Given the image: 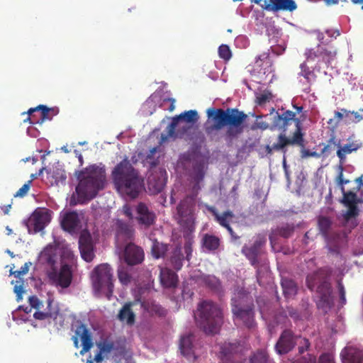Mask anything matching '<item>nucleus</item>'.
<instances>
[{
	"mask_svg": "<svg viewBox=\"0 0 363 363\" xmlns=\"http://www.w3.org/2000/svg\"><path fill=\"white\" fill-rule=\"evenodd\" d=\"M249 363H270V361L267 352L258 350L250 357Z\"/></svg>",
	"mask_w": 363,
	"mask_h": 363,
	"instance_id": "obj_44",
	"label": "nucleus"
},
{
	"mask_svg": "<svg viewBox=\"0 0 363 363\" xmlns=\"http://www.w3.org/2000/svg\"><path fill=\"white\" fill-rule=\"evenodd\" d=\"M305 55L308 62L317 60L318 62H322L328 66L335 58L336 50L325 45H318L315 48L308 50Z\"/></svg>",
	"mask_w": 363,
	"mask_h": 363,
	"instance_id": "obj_11",
	"label": "nucleus"
},
{
	"mask_svg": "<svg viewBox=\"0 0 363 363\" xmlns=\"http://www.w3.org/2000/svg\"><path fill=\"white\" fill-rule=\"evenodd\" d=\"M318 229L321 235L327 240V247L331 253L338 254L339 246L337 245H331L329 241V230L331 228V220L325 216H320L318 220Z\"/></svg>",
	"mask_w": 363,
	"mask_h": 363,
	"instance_id": "obj_31",
	"label": "nucleus"
},
{
	"mask_svg": "<svg viewBox=\"0 0 363 363\" xmlns=\"http://www.w3.org/2000/svg\"><path fill=\"white\" fill-rule=\"evenodd\" d=\"M195 318L199 327L206 334L217 333L223 322L221 309L211 301H203L199 304Z\"/></svg>",
	"mask_w": 363,
	"mask_h": 363,
	"instance_id": "obj_4",
	"label": "nucleus"
},
{
	"mask_svg": "<svg viewBox=\"0 0 363 363\" xmlns=\"http://www.w3.org/2000/svg\"><path fill=\"white\" fill-rule=\"evenodd\" d=\"M51 216L48 209H36L28 218L26 225L28 232L37 233L43 230L50 222Z\"/></svg>",
	"mask_w": 363,
	"mask_h": 363,
	"instance_id": "obj_12",
	"label": "nucleus"
},
{
	"mask_svg": "<svg viewBox=\"0 0 363 363\" xmlns=\"http://www.w3.org/2000/svg\"><path fill=\"white\" fill-rule=\"evenodd\" d=\"M283 294L286 298L294 297L297 293V285L292 279L283 278L281 282Z\"/></svg>",
	"mask_w": 363,
	"mask_h": 363,
	"instance_id": "obj_40",
	"label": "nucleus"
},
{
	"mask_svg": "<svg viewBox=\"0 0 363 363\" xmlns=\"http://www.w3.org/2000/svg\"><path fill=\"white\" fill-rule=\"evenodd\" d=\"M232 313L235 321H240L247 328L255 326V305L251 297L244 296L231 299Z\"/></svg>",
	"mask_w": 363,
	"mask_h": 363,
	"instance_id": "obj_6",
	"label": "nucleus"
},
{
	"mask_svg": "<svg viewBox=\"0 0 363 363\" xmlns=\"http://www.w3.org/2000/svg\"><path fill=\"white\" fill-rule=\"evenodd\" d=\"M301 72L300 75L303 76L308 82H311V77L315 76L313 70H311L306 65V62H303L300 65Z\"/></svg>",
	"mask_w": 363,
	"mask_h": 363,
	"instance_id": "obj_52",
	"label": "nucleus"
},
{
	"mask_svg": "<svg viewBox=\"0 0 363 363\" xmlns=\"http://www.w3.org/2000/svg\"><path fill=\"white\" fill-rule=\"evenodd\" d=\"M340 356L342 363H363V351L354 347H345Z\"/></svg>",
	"mask_w": 363,
	"mask_h": 363,
	"instance_id": "obj_33",
	"label": "nucleus"
},
{
	"mask_svg": "<svg viewBox=\"0 0 363 363\" xmlns=\"http://www.w3.org/2000/svg\"><path fill=\"white\" fill-rule=\"evenodd\" d=\"M342 111L346 113V116H348L349 114H351L353 118H351L352 122L353 123H359L362 120H363V108L359 110V111H347L346 109H342Z\"/></svg>",
	"mask_w": 363,
	"mask_h": 363,
	"instance_id": "obj_51",
	"label": "nucleus"
},
{
	"mask_svg": "<svg viewBox=\"0 0 363 363\" xmlns=\"http://www.w3.org/2000/svg\"><path fill=\"white\" fill-rule=\"evenodd\" d=\"M342 198L340 200V202L347 207V211L343 217L346 221H349L359 216V210L357 204L363 203V200L358 198L357 193L353 191L345 190V192H342Z\"/></svg>",
	"mask_w": 363,
	"mask_h": 363,
	"instance_id": "obj_13",
	"label": "nucleus"
},
{
	"mask_svg": "<svg viewBox=\"0 0 363 363\" xmlns=\"http://www.w3.org/2000/svg\"><path fill=\"white\" fill-rule=\"evenodd\" d=\"M135 238V230L132 225L118 220L116 223V238L118 242L132 241Z\"/></svg>",
	"mask_w": 363,
	"mask_h": 363,
	"instance_id": "obj_29",
	"label": "nucleus"
},
{
	"mask_svg": "<svg viewBox=\"0 0 363 363\" xmlns=\"http://www.w3.org/2000/svg\"><path fill=\"white\" fill-rule=\"evenodd\" d=\"M160 281L166 288H174L178 282V276L169 268H161L160 269Z\"/></svg>",
	"mask_w": 363,
	"mask_h": 363,
	"instance_id": "obj_37",
	"label": "nucleus"
},
{
	"mask_svg": "<svg viewBox=\"0 0 363 363\" xmlns=\"http://www.w3.org/2000/svg\"><path fill=\"white\" fill-rule=\"evenodd\" d=\"M174 103H175L174 99H172V98L164 99L162 101V103L161 104V106L164 110L173 111L175 108Z\"/></svg>",
	"mask_w": 363,
	"mask_h": 363,
	"instance_id": "obj_57",
	"label": "nucleus"
},
{
	"mask_svg": "<svg viewBox=\"0 0 363 363\" xmlns=\"http://www.w3.org/2000/svg\"><path fill=\"white\" fill-rule=\"evenodd\" d=\"M49 279L56 286H59L62 289L69 287L72 280V267L67 264L61 266L60 272L55 268L48 273Z\"/></svg>",
	"mask_w": 363,
	"mask_h": 363,
	"instance_id": "obj_15",
	"label": "nucleus"
},
{
	"mask_svg": "<svg viewBox=\"0 0 363 363\" xmlns=\"http://www.w3.org/2000/svg\"><path fill=\"white\" fill-rule=\"evenodd\" d=\"M337 288L340 294V300L342 305L346 303L345 290L341 281H338Z\"/></svg>",
	"mask_w": 363,
	"mask_h": 363,
	"instance_id": "obj_62",
	"label": "nucleus"
},
{
	"mask_svg": "<svg viewBox=\"0 0 363 363\" xmlns=\"http://www.w3.org/2000/svg\"><path fill=\"white\" fill-rule=\"evenodd\" d=\"M306 284L311 291L316 288L317 306L318 308H330L333 301L330 283L323 270L319 269L306 277Z\"/></svg>",
	"mask_w": 363,
	"mask_h": 363,
	"instance_id": "obj_5",
	"label": "nucleus"
},
{
	"mask_svg": "<svg viewBox=\"0 0 363 363\" xmlns=\"http://www.w3.org/2000/svg\"><path fill=\"white\" fill-rule=\"evenodd\" d=\"M80 223L78 214L74 212H67L61 220L62 228L69 233H75Z\"/></svg>",
	"mask_w": 363,
	"mask_h": 363,
	"instance_id": "obj_35",
	"label": "nucleus"
},
{
	"mask_svg": "<svg viewBox=\"0 0 363 363\" xmlns=\"http://www.w3.org/2000/svg\"><path fill=\"white\" fill-rule=\"evenodd\" d=\"M246 350L244 342L240 340L225 342L220 346L219 357L223 362H239Z\"/></svg>",
	"mask_w": 363,
	"mask_h": 363,
	"instance_id": "obj_9",
	"label": "nucleus"
},
{
	"mask_svg": "<svg viewBox=\"0 0 363 363\" xmlns=\"http://www.w3.org/2000/svg\"><path fill=\"white\" fill-rule=\"evenodd\" d=\"M303 145H298L301 148V158H307V157H315L319 158L321 156V154L318 153L316 152L311 151L308 149L305 148V139H304V133H303Z\"/></svg>",
	"mask_w": 363,
	"mask_h": 363,
	"instance_id": "obj_48",
	"label": "nucleus"
},
{
	"mask_svg": "<svg viewBox=\"0 0 363 363\" xmlns=\"http://www.w3.org/2000/svg\"><path fill=\"white\" fill-rule=\"evenodd\" d=\"M158 147H155L150 149L149 153L147 154L146 157V161L147 163L150 164V168L155 167L158 164V160L154 159V155L157 151Z\"/></svg>",
	"mask_w": 363,
	"mask_h": 363,
	"instance_id": "obj_54",
	"label": "nucleus"
},
{
	"mask_svg": "<svg viewBox=\"0 0 363 363\" xmlns=\"http://www.w3.org/2000/svg\"><path fill=\"white\" fill-rule=\"evenodd\" d=\"M79 248L82 259L87 262L93 260L94 257V244L91 234L86 230L82 231L80 234Z\"/></svg>",
	"mask_w": 363,
	"mask_h": 363,
	"instance_id": "obj_21",
	"label": "nucleus"
},
{
	"mask_svg": "<svg viewBox=\"0 0 363 363\" xmlns=\"http://www.w3.org/2000/svg\"><path fill=\"white\" fill-rule=\"evenodd\" d=\"M32 180L28 181L15 194V197H24L28 192Z\"/></svg>",
	"mask_w": 363,
	"mask_h": 363,
	"instance_id": "obj_56",
	"label": "nucleus"
},
{
	"mask_svg": "<svg viewBox=\"0 0 363 363\" xmlns=\"http://www.w3.org/2000/svg\"><path fill=\"white\" fill-rule=\"evenodd\" d=\"M193 125L194 124L179 122L177 127L174 128V133L172 134V135H169V129L167 128V134L161 135L160 145L167 142L169 138H182L190 135L191 130L193 128Z\"/></svg>",
	"mask_w": 363,
	"mask_h": 363,
	"instance_id": "obj_34",
	"label": "nucleus"
},
{
	"mask_svg": "<svg viewBox=\"0 0 363 363\" xmlns=\"http://www.w3.org/2000/svg\"><path fill=\"white\" fill-rule=\"evenodd\" d=\"M215 220L223 227L226 228L230 225V222L234 218V214L230 211H224L222 214H219L218 211L213 207L209 208Z\"/></svg>",
	"mask_w": 363,
	"mask_h": 363,
	"instance_id": "obj_39",
	"label": "nucleus"
},
{
	"mask_svg": "<svg viewBox=\"0 0 363 363\" xmlns=\"http://www.w3.org/2000/svg\"><path fill=\"white\" fill-rule=\"evenodd\" d=\"M204 171L203 167L197 166L194 168V173L192 178L195 182L201 183L204 178Z\"/></svg>",
	"mask_w": 363,
	"mask_h": 363,
	"instance_id": "obj_53",
	"label": "nucleus"
},
{
	"mask_svg": "<svg viewBox=\"0 0 363 363\" xmlns=\"http://www.w3.org/2000/svg\"><path fill=\"white\" fill-rule=\"evenodd\" d=\"M168 251V245L160 242L157 239L152 240L151 253L155 259L164 257Z\"/></svg>",
	"mask_w": 363,
	"mask_h": 363,
	"instance_id": "obj_41",
	"label": "nucleus"
},
{
	"mask_svg": "<svg viewBox=\"0 0 363 363\" xmlns=\"http://www.w3.org/2000/svg\"><path fill=\"white\" fill-rule=\"evenodd\" d=\"M184 255L180 246H177L172 252L170 262L174 269L180 270L183 267Z\"/></svg>",
	"mask_w": 363,
	"mask_h": 363,
	"instance_id": "obj_43",
	"label": "nucleus"
},
{
	"mask_svg": "<svg viewBox=\"0 0 363 363\" xmlns=\"http://www.w3.org/2000/svg\"><path fill=\"white\" fill-rule=\"evenodd\" d=\"M194 336L192 334L182 335L180 338L179 349L182 355L191 357L194 355V345H193Z\"/></svg>",
	"mask_w": 363,
	"mask_h": 363,
	"instance_id": "obj_38",
	"label": "nucleus"
},
{
	"mask_svg": "<svg viewBox=\"0 0 363 363\" xmlns=\"http://www.w3.org/2000/svg\"><path fill=\"white\" fill-rule=\"evenodd\" d=\"M272 62L268 52H263L256 57L253 70L258 74H268L272 72Z\"/></svg>",
	"mask_w": 363,
	"mask_h": 363,
	"instance_id": "obj_32",
	"label": "nucleus"
},
{
	"mask_svg": "<svg viewBox=\"0 0 363 363\" xmlns=\"http://www.w3.org/2000/svg\"><path fill=\"white\" fill-rule=\"evenodd\" d=\"M27 113L28 116L24 121H29L30 123H43L46 120H52L54 116L58 113V109L48 108L45 105H39L35 108H30Z\"/></svg>",
	"mask_w": 363,
	"mask_h": 363,
	"instance_id": "obj_14",
	"label": "nucleus"
},
{
	"mask_svg": "<svg viewBox=\"0 0 363 363\" xmlns=\"http://www.w3.org/2000/svg\"><path fill=\"white\" fill-rule=\"evenodd\" d=\"M167 179V172L164 168L152 172L147 179V184L153 194L161 192L164 188Z\"/></svg>",
	"mask_w": 363,
	"mask_h": 363,
	"instance_id": "obj_23",
	"label": "nucleus"
},
{
	"mask_svg": "<svg viewBox=\"0 0 363 363\" xmlns=\"http://www.w3.org/2000/svg\"><path fill=\"white\" fill-rule=\"evenodd\" d=\"M136 213L135 218L139 225L147 228L155 223L156 219L155 213L150 211L144 203L140 202L137 205Z\"/></svg>",
	"mask_w": 363,
	"mask_h": 363,
	"instance_id": "obj_27",
	"label": "nucleus"
},
{
	"mask_svg": "<svg viewBox=\"0 0 363 363\" xmlns=\"http://www.w3.org/2000/svg\"><path fill=\"white\" fill-rule=\"evenodd\" d=\"M13 291L16 294L17 301H21L23 299V294L24 293L23 284H16L13 287Z\"/></svg>",
	"mask_w": 363,
	"mask_h": 363,
	"instance_id": "obj_63",
	"label": "nucleus"
},
{
	"mask_svg": "<svg viewBox=\"0 0 363 363\" xmlns=\"http://www.w3.org/2000/svg\"><path fill=\"white\" fill-rule=\"evenodd\" d=\"M111 175L116 188L132 199L138 197L144 187L143 177L127 157L113 168Z\"/></svg>",
	"mask_w": 363,
	"mask_h": 363,
	"instance_id": "obj_2",
	"label": "nucleus"
},
{
	"mask_svg": "<svg viewBox=\"0 0 363 363\" xmlns=\"http://www.w3.org/2000/svg\"><path fill=\"white\" fill-rule=\"evenodd\" d=\"M219 57L225 61L229 60L232 57V53L230 48L227 45H221L218 48Z\"/></svg>",
	"mask_w": 363,
	"mask_h": 363,
	"instance_id": "obj_50",
	"label": "nucleus"
},
{
	"mask_svg": "<svg viewBox=\"0 0 363 363\" xmlns=\"http://www.w3.org/2000/svg\"><path fill=\"white\" fill-rule=\"evenodd\" d=\"M220 239L213 235L205 234L202 238V246L208 251H215L220 246Z\"/></svg>",
	"mask_w": 363,
	"mask_h": 363,
	"instance_id": "obj_42",
	"label": "nucleus"
},
{
	"mask_svg": "<svg viewBox=\"0 0 363 363\" xmlns=\"http://www.w3.org/2000/svg\"><path fill=\"white\" fill-rule=\"evenodd\" d=\"M265 235L259 234L256 236L253 245L251 247L246 245L242 247V252L250 260V264L257 267L259 263L258 256L260 254L261 247L266 243Z\"/></svg>",
	"mask_w": 363,
	"mask_h": 363,
	"instance_id": "obj_19",
	"label": "nucleus"
},
{
	"mask_svg": "<svg viewBox=\"0 0 363 363\" xmlns=\"http://www.w3.org/2000/svg\"><path fill=\"white\" fill-rule=\"evenodd\" d=\"M303 138L298 130L296 133H293L291 137L288 138L285 133H281L278 135L277 143H274L272 145H267L265 150L267 155H272L273 151H281L284 155L286 152V146L288 145H303Z\"/></svg>",
	"mask_w": 363,
	"mask_h": 363,
	"instance_id": "obj_10",
	"label": "nucleus"
},
{
	"mask_svg": "<svg viewBox=\"0 0 363 363\" xmlns=\"http://www.w3.org/2000/svg\"><path fill=\"white\" fill-rule=\"evenodd\" d=\"M43 171L46 172V179L51 186L58 185L60 183L62 184L67 179L65 170L58 166H52L49 168L43 167L40 169L38 175H40Z\"/></svg>",
	"mask_w": 363,
	"mask_h": 363,
	"instance_id": "obj_30",
	"label": "nucleus"
},
{
	"mask_svg": "<svg viewBox=\"0 0 363 363\" xmlns=\"http://www.w3.org/2000/svg\"><path fill=\"white\" fill-rule=\"evenodd\" d=\"M299 344L300 345L298 349L300 354H303L306 351H308L311 345L309 340L306 338H302Z\"/></svg>",
	"mask_w": 363,
	"mask_h": 363,
	"instance_id": "obj_59",
	"label": "nucleus"
},
{
	"mask_svg": "<svg viewBox=\"0 0 363 363\" xmlns=\"http://www.w3.org/2000/svg\"><path fill=\"white\" fill-rule=\"evenodd\" d=\"M118 277L123 285H128L131 282L132 277L127 269L123 267H120L118 269Z\"/></svg>",
	"mask_w": 363,
	"mask_h": 363,
	"instance_id": "obj_45",
	"label": "nucleus"
},
{
	"mask_svg": "<svg viewBox=\"0 0 363 363\" xmlns=\"http://www.w3.org/2000/svg\"><path fill=\"white\" fill-rule=\"evenodd\" d=\"M206 284L214 291H219L221 287L220 280L214 276H208L205 279Z\"/></svg>",
	"mask_w": 363,
	"mask_h": 363,
	"instance_id": "obj_49",
	"label": "nucleus"
},
{
	"mask_svg": "<svg viewBox=\"0 0 363 363\" xmlns=\"http://www.w3.org/2000/svg\"><path fill=\"white\" fill-rule=\"evenodd\" d=\"M347 143L344 145L340 146V148L337 150V156L339 158L340 165H343L346 161L347 155H350L352 152H356L359 149L363 146L362 142L359 140H356L354 137L350 136L347 140Z\"/></svg>",
	"mask_w": 363,
	"mask_h": 363,
	"instance_id": "obj_26",
	"label": "nucleus"
},
{
	"mask_svg": "<svg viewBox=\"0 0 363 363\" xmlns=\"http://www.w3.org/2000/svg\"><path fill=\"white\" fill-rule=\"evenodd\" d=\"M97 346L99 348L101 353L104 354L110 353L115 347L114 342L107 340L98 342Z\"/></svg>",
	"mask_w": 363,
	"mask_h": 363,
	"instance_id": "obj_46",
	"label": "nucleus"
},
{
	"mask_svg": "<svg viewBox=\"0 0 363 363\" xmlns=\"http://www.w3.org/2000/svg\"><path fill=\"white\" fill-rule=\"evenodd\" d=\"M167 179V172L164 168L152 172L147 179V184L153 194L161 192L164 188Z\"/></svg>",
	"mask_w": 363,
	"mask_h": 363,
	"instance_id": "obj_22",
	"label": "nucleus"
},
{
	"mask_svg": "<svg viewBox=\"0 0 363 363\" xmlns=\"http://www.w3.org/2000/svg\"><path fill=\"white\" fill-rule=\"evenodd\" d=\"M76 176L79 180L76 192L79 198L91 200L104 188L105 170L96 164L77 172Z\"/></svg>",
	"mask_w": 363,
	"mask_h": 363,
	"instance_id": "obj_3",
	"label": "nucleus"
},
{
	"mask_svg": "<svg viewBox=\"0 0 363 363\" xmlns=\"http://www.w3.org/2000/svg\"><path fill=\"white\" fill-rule=\"evenodd\" d=\"M272 98V94L270 92H264L257 96V103L259 105H263L269 101Z\"/></svg>",
	"mask_w": 363,
	"mask_h": 363,
	"instance_id": "obj_58",
	"label": "nucleus"
},
{
	"mask_svg": "<svg viewBox=\"0 0 363 363\" xmlns=\"http://www.w3.org/2000/svg\"><path fill=\"white\" fill-rule=\"evenodd\" d=\"M28 301L31 308L35 309H40L42 305V302L36 296H31L28 298Z\"/></svg>",
	"mask_w": 363,
	"mask_h": 363,
	"instance_id": "obj_60",
	"label": "nucleus"
},
{
	"mask_svg": "<svg viewBox=\"0 0 363 363\" xmlns=\"http://www.w3.org/2000/svg\"><path fill=\"white\" fill-rule=\"evenodd\" d=\"M199 119L198 113L196 110H189L180 113L172 118V122L167 126L169 135H172L179 122L194 124Z\"/></svg>",
	"mask_w": 363,
	"mask_h": 363,
	"instance_id": "obj_28",
	"label": "nucleus"
},
{
	"mask_svg": "<svg viewBox=\"0 0 363 363\" xmlns=\"http://www.w3.org/2000/svg\"><path fill=\"white\" fill-rule=\"evenodd\" d=\"M343 165H339V173L335 178V182L340 187L341 192H345V185L350 183L349 179H345L343 177Z\"/></svg>",
	"mask_w": 363,
	"mask_h": 363,
	"instance_id": "obj_47",
	"label": "nucleus"
},
{
	"mask_svg": "<svg viewBox=\"0 0 363 363\" xmlns=\"http://www.w3.org/2000/svg\"><path fill=\"white\" fill-rule=\"evenodd\" d=\"M300 337V336L295 335L291 330H284L275 345L276 352L279 354H287L293 350L296 345V340Z\"/></svg>",
	"mask_w": 363,
	"mask_h": 363,
	"instance_id": "obj_18",
	"label": "nucleus"
},
{
	"mask_svg": "<svg viewBox=\"0 0 363 363\" xmlns=\"http://www.w3.org/2000/svg\"><path fill=\"white\" fill-rule=\"evenodd\" d=\"M184 250L186 254V259L189 261L193 252L192 242L190 240H188L184 243Z\"/></svg>",
	"mask_w": 363,
	"mask_h": 363,
	"instance_id": "obj_61",
	"label": "nucleus"
},
{
	"mask_svg": "<svg viewBox=\"0 0 363 363\" xmlns=\"http://www.w3.org/2000/svg\"><path fill=\"white\" fill-rule=\"evenodd\" d=\"M196 196H186L178 204L177 211L180 218L186 223L194 220L196 208Z\"/></svg>",
	"mask_w": 363,
	"mask_h": 363,
	"instance_id": "obj_17",
	"label": "nucleus"
},
{
	"mask_svg": "<svg viewBox=\"0 0 363 363\" xmlns=\"http://www.w3.org/2000/svg\"><path fill=\"white\" fill-rule=\"evenodd\" d=\"M264 10L272 12L279 11H294L297 5L294 0H264L261 4Z\"/></svg>",
	"mask_w": 363,
	"mask_h": 363,
	"instance_id": "obj_25",
	"label": "nucleus"
},
{
	"mask_svg": "<svg viewBox=\"0 0 363 363\" xmlns=\"http://www.w3.org/2000/svg\"><path fill=\"white\" fill-rule=\"evenodd\" d=\"M94 288L101 291L106 288L112 293L113 289L112 269L108 264H101L96 267L92 272Z\"/></svg>",
	"mask_w": 363,
	"mask_h": 363,
	"instance_id": "obj_8",
	"label": "nucleus"
},
{
	"mask_svg": "<svg viewBox=\"0 0 363 363\" xmlns=\"http://www.w3.org/2000/svg\"><path fill=\"white\" fill-rule=\"evenodd\" d=\"M206 114L213 123L211 130H220L226 128L223 138L228 146L244 132L247 115L236 108H209L206 111Z\"/></svg>",
	"mask_w": 363,
	"mask_h": 363,
	"instance_id": "obj_1",
	"label": "nucleus"
},
{
	"mask_svg": "<svg viewBox=\"0 0 363 363\" xmlns=\"http://www.w3.org/2000/svg\"><path fill=\"white\" fill-rule=\"evenodd\" d=\"M294 231V227L293 225H286L279 229V234L284 238H288L292 235Z\"/></svg>",
	"mask_w": 363,
	"mask_h": 363,
	"instance_id": "obj_55",
	"label": "nucleus"
},
{
	"mask_svg": "<svg viewBox=\"0 0 363 363\" xmlns=\"http://www.w3.org/2000/svg\"><path fill=\"white\" fill-rule=\"evenodd\" d=\"M123 257L128 265L134 266L143 262L145 253L142 247L130 242L125 247Z\"/></svg>",
	"mask_w": 363,
	"mask_h": 363,
	"instance_id": "obj_20",
	"label": "nucleus"
},
{
	"mask_svg": "<svg viewBox=\"0 0 363 363\" xmlns=\"http://www.w3.org/2000/svg\"><path fill=\"white\" fill-rule=\"evenodd\" d=\"M293 106L296 109V112L286 110L281 114L277 113V115L274 118L272 125L274 128L281 130L283 132H286L288 127L291 125L292 122H294L296 129L294 133H296L299 130L300 133L303 136L302 120L296 117V113H300L302 111L303 106H298L296 105H293Z\"/></svg>",
	"mask_w": 363,
	"mask_h": 363,
	"instance_id": "obj_7",
	"label": "nucleus"
},
{
	"mask_svg": "<svg viewBox=\"0 0 363 363\" xmlns=\"http://www.w3.org/2000/svg\"><path fill=\"white\" fill-rule=\"evenodd\" d=\"M318 363H335V362L332 355L325 353L320 356Z\"/></svg>",
	"mask_w": 363,
	"mask_h": 363,
	"instance_id": "obj_64",
	"label": "nucleus"
},
{
	"mask_svg": "<svg viewBox=\"0 0 363 363\" xmlns=\"http://www.w3.org/2000/svg\"><path fill=\"white\" fill-rule=\"evenodd\" d=\"M75 333L76 335H74L72 337L74 346L76 348L79 347L78 337H79L82 345V348L80 350L79 354L81 355H84L86 352H89L94 345L91 333L86 325L82 323L77 326Z\"/></svg>",
	"mask_w": 363,
	"mask_h": 363,
	"instance_id": "obj_16",
	"label": "nucleus"
},
{
	"mask_svg": "<svg viewBox=\"0 0 363 363\" xmlns=\"http://www.w3.org/2000/svg\"><path fill=\"white\" fill-rule=\"evenodd\" d=\"M57 248L55 245H47L40 253L38 259L39 265L53 270L57 259Z\"/></svg>",
	"mask_w": 363,
	"mask_h": 363,
	"instance_id": "obj_24",
	"label": "nucleus"
},
{
	"mask_svg": "<svg viewBox=\"0 0 363 363\" xmlns=\"http://www.w3.org/2000/svg\"><path fill=\"white\" fill-rule=\"evenodd\" d=\"M133 305L134 302H126L120 309L117 315L118 320L129 326L133 325L135 323V314L132 310Z\"/></svg>",
	"mask_w": 363,
	"mask_h": 363,
	"instance_id": "obj_36",
	"label": "nucleus"
}]
</instances>
